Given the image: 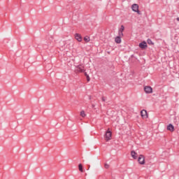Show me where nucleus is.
<instances>
[{"label":"nucleus","mask_w":179,"mask_h":179,"mask_svg":"<svg viewBox=\"0 0 179 179\" xmlns=\"http://www.w3.org/2000/svg\"><path fill=\"white\" fill-rule=\"evenodd\" d=\"M132 10L136 12L138 15H141V11H139V6L136 3H134L131 6Z\"/></svg>","instance_id":"obj_3"},{"label":"nucleus","mask_w":179,"mask_h":179,"mask_svg":"<svg viewBox=\"0 0 179 179\" xmlns=\"http://www.w3.org/2000/svg\"><path fill=\"white\" fill-rule=\"evenodd\" d=\"M75 71H76V73H78L79 72H81V73L85 72V66H83V65H82V64H80V65L76 66Z\"/></svg>","instance_id":"obj_2"},{"label":"nucleus","mask_w":179,"mask_h":179,"mask_svg":"<svg viewBox=\"0 0 179 179\" xmlns=\"http://www.w3.org/2000/svg\"><path fill=\"white\" fill-rule=\"evenodd\" d=\"M144 91L145 92V93L150 94V93H152L153 89H152V87L150 86H145L144 87Z\"/></svg>","instance_id":"obj_5"},{"label":"nucleus","mask_w":179,"mask_h":179,"mask_svg":"<svg viewBox=\"0 0 179 179\" xmlns=\"http://www.w3.org/2000/svg\"><path fill=\"white\" fill-rule=\"evenodd\" d=\"M85 76L86 77L89 76V75H87V73H85Z\"/></svg>","instance_id":"obj_21"},{"label":"nucleus","mask_w":179,"mask_h":179,"mask_svg":"<svg viewBox=\"0 0 179 179\" xmlns=\"http://www.w3.org/2000/svg\"><path fill=\"white\" fill-rule=\"evenodd\" d=\"M176 20H177L178 22H179V17H177V18H176Z\"/></svg>","instance_id":"obj_22"},{"label":"nucleus","mask_w":179,"mask_h":179,"mask_svg":"<svg viewBox=\"0 0 179 179\" xmlns=\"http://www.w3.org/2000/svg\"><path fill=\"white\" fill-rule=\"evenodd\" d=\"M111 136H112L111 131H110V129L107 130V131L106 132V134L104 135V138L106 142H108V141H111Z\"/></svg>","instance_id":"obj_1"},{"label":"nucleus","mask_w":179,"mask_h":179,"mask_svg":"<svg viewBox=\"0 0 179 179\" xmlns=\"http://www.w3.org/2000/svg\"><path fill=\"white\" fill-rule=\"evenodd\" d=\"M138 154L135 152V151L132 150L131 152V156L133 157V159H138V156H136Z\"/></svg>","instance_id":"obj_10"},{"label":"nucleus","mask_w":179,"mask_h":179,"mask_svg":"<svg viewBox=\"0 0 179 179\" xmlns=\"http://www.w3.org/2000/svg\"><path fill=\"white\" fill-rule=\"evenodd\" d=\"M87 82H90V77L89 76H87Z\"/></svg>","instance_id":"obj_18"},{"label":"nucleus","mask_w":179,"mask_h":179,"mask_svg":"<svg viewBox=\"0 0 179 179\" xmlns=\"http://www.w3.org/2000/svg\"><path fill=\"white\" fill-rule=\"evenodd\" d=\"M138 162L139 164H145V157L142 155H141L138 157Z\"/></svg>","instance_id":"obj_6"},{"label":"nucleus","mask_w":179,"mask_h":179,"mask_svg":"<svg viewBox=\"0 0 179 179\" xmlns=\"http://www.w3.org/2000/svg\"><path fill=\"white\" fill-rule=\"evenodd\" d=\"M124 30H125V27H124V25H121L120 29H119V31L123 32Z\"/></svg>","instance_id":"obj_14"},{"label":"nucleus","mask_w":179,"mask_h":179,"mask_svg":"<svg viewBox=\"0 0 179 179\" xmlns=\"http://www.w3.org/2000/svg\"><path fill=\"white\" fill-rule=\"evenodd\" d=\"M147 43H148V44H149L150 45H153V42H152L150 39H148V40H147Z\"/></svg>","instance_id":"obj_16"},{"label":"nucleus","mask_w":179,"mask_h":179,"mask_svg":"<svg viewBox=\"0 0 179 179\" xmlns=\"http://www.w3.org/2000/svg\"><path fill=\"white\" fill-rule=\"evenodd\" d=\"M89 169H90V165H88V170H89Z\"/></svg>","instance_id":"obj_23"},{"label":"nucleus","mask_w":179,"mask_h":179,"mask_svg":"<svg viewBox=\"0 0 179 179\" xmlns=\"http://www.w3.org/2000/svg\"><path fill=\"white\" fill-rule=\"evenodd\" d=\"M105 167H106V169H108V164H106Z\"/></svg>","instance_id":"obj_20"},{"label":"nucleus","mask_w":179,"mask_h":179,"mask_svg":"<svg viewBox=\"0 0 179 179\" xmlns=\"http://www.w3.org/2000/svg\"><path fill=\"white\" fill-rule=\"evenodd\" d=\"M124 36V33L119 31V37H122Z\"/></svg>","instance_id":"obj_17"},{"label":"nucleus","mask_w":179,"mask_h":179,"mask_svg":"<svg viewBox=\"0 0 179 179\" xmlns=\"http://www.w3.org/2000/svg\"><path fill=\"white\" fill-rule=\"evenodd\" d=\"M141 114L143 118H148V112L145 110H141Z\"/></svg>","instance_id":"obj_7"},{"label":"nucleus","mask_w":179,"mask_h":179,"mask_svg":"<svg viewBox=\"0 0 179 179\" xmlns=\"http://www.w3.org/2000/svg\"><path fill=\"white\" fill-rule=\"evenodd\" d=\"M94 105L92 104V108H94Z\"/></svg>","instance_id":"obj_24"},{"label":"nucleus","mask_w":179,"mask_h":179,"mask_svg":"<svg viewBox=\"0 0 179 179\" xmlns=\"http://www.w3.org/2000/svg\"><path fill=\"white\" fill-rule=\"evenodd\" d=\"M78 170L80 171V173H83V165H82V164H79Z\"/></svg>","instance_id":"obj_12"},{"label":"nucleus","mask_w":179,"mask_h":179,"mask_svg":"<svg viewBox=\"0 0 179 179\" xmlns=\"http://www.w3.org/2000/svg\"><path fill=\"white\" fill-rule=\"evenodd\" d=\"M84 41H85V43H89V41H90V38L89 36L84 37Z\"/></svg>","instance_id":"obj_13"},{"label":"nucleus","mask_w":179,"mask_h":179,"mask_svg":"<svg viewBox=\"0 0 179 179\" xmlns=\"http://www.w3.org/2000/svg\"><path fill=\"white\" fill-rule=\"evenodd\" d=\"M80 115H81L83 118H85V117H86V113H85V110H82V111L80 112Z\"/></svg>","instance_id":"obj_15"},{"label":"nucleus","mask_w":179,"mask_h":179,"mask_svg":"<svg viewBox=\"0 0 179 179\" xmlns=\"http://www.w3.org/2000/svg\"><path fill=\"white\" fill-rule=\"evenodd\" d=\"M102 101H106V98L104 96L102 97Z\"/></svg>","instance_id":"obj_19"},{"label":"nucleus","mask_w":179,"mask_h":179,"mask_svg":"<svg viewBox=\"0 0 179 179\" xmlns=\"http://www.w3.org/2000/svg\"><path fill=\"white\" fill-rule=\"evenodd\" d=\"M168 131H170L171 132H174V126L171 124H169L167 127Z\"/></svg>","instance_id":"obj_9"},{"label":"nucleus","mask_w":179,"mask_h":179,"mask_svg":"<svg viewBox=\"0 0 179 179\" xmlns=\"http://www.w3.org/2000/svg\"><path fill=\"white\" fill-rule=\"evenodd\" d=\"M138 47H140L141 50H145L146 48H148V44L145 41H143L139 43Z\"/></svg>","instance_id":"obj_4"},{"label":"nucleus","mask_w":179,"mask_h":179,"mask_svg":"<svg viewBox=\"0 0 179 179\" xmlns=\"http://www.w3.org/2000/svg\"><path fill=\"white\" fill-rule=\"evenodd\" d=\"M75 38H76V40H78L79 41V43H80V41H82V35H80L79 34H76Z\"/></svg>","instance_id":"obj_8"},{"label":"nucleus","mask_w":179,"mask_h":179,"mask_svg":"<svg viewBox=\"0 0 179 179\" xmlns=\"http://www.w3.org/2000/svg\"><path fill=\"white\" fill-rule=\"evenodd\" d=\"M115 41L117 43V44H121V36H117Z\"/></svg>","instance_id":"obj_11"}]
</instances>
